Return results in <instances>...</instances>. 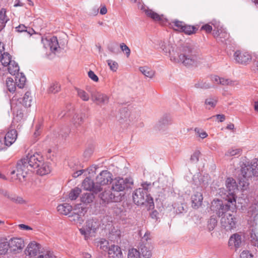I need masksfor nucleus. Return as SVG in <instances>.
I'll return each instance as SVG.
<instances>
[{
	"mask_svg": "<svg viewBox=\"0 0 258 258\" xmlns=\"http://www.w3.org/2000/svg\"><path fill=\"white\" fill-rule=\"evenodd\" d=\"M23 160H27L28 167L36 169L40 166V164L43 161V158L42 156L38 153L33 155L29 154L26 158H23Z\"/></svg>",
	"mask_w": 258,
	"mask_h": 258,
	"instance_id": "nucleus-11",
	"label": "nucleus"
},
{
	"mask_svg": "<svg viewBox=\"0 0 258 258\" xmlns=\"http://www.w3.org/2000/svg\"><path fill=\"white\" fill-rule=\"evenodd\" d=\"M88 91L90 93L92 101L97 105L102 106L108 103L109 97L106 94L98 92L95 89Z\"/></svg>",
	"mask_w": 258,
	"mask_h": 258,
	"instance_id": "nucleus-9",
	"label": "nucleus"
},
{
	"mask_svg": "<svg viewBox=\"0 0 258 258\" xmlns=\"http://www.w3.org/2000/svg\"><path fill=\"white\" fill-rule=\"evenodd\" d=\"M226 186L227 194L225 198V200L234 205L236 204L235 192L238 190L235 180L232 178H227L226 180Z\"/></svg>",
	"mask_w": 258,
	"mask_h": 258,
	"instance_id": "nucleus-5",
	"label": "nucleus"
},
{
	"mask_svg": "<svg viewBox=\"0 0 258 258\" xmlns=\"http://www.w3.org/2000/svg\"><path fill=\"white\" fill-rule=\"evenodd\" d=\"M241 150L240 149H230L225 154L227 156H233L240 154Z\"/></svg>",
	"mask_w": 258,
	"mask_h": 258,
	"instance_id": "nucleus-60",
	"label": "nucleus"
},
{
	"mask_svg": "<svg viewBox=\"0 0 258 258\" xmlns=\"http://www.w3.org/2000/svg\"><path fill=\"white\" fill-rule=\"evenodd\" d=\"M6 86L8 90L10 92H14L16 91V85H17L16 82H14V80L11 78H8L6 80Z\"/></svg>",
	"mask_w": 258,
	"mask_h": 258,
	"instance_id": "nucleus-44",
	"label": "nucleus"
},
{
	"mask_svg": "<svg viewBox=\"0 0 258 258\" xmlns=\"http://www.w3.org/2000/svg\"><path fill=\"white\" fill-rule=\"evenodd\" d=\"M94 195L91 192H87L82 195L81 197V201L85 204H88L92 203L94 199Z\"/></svg>",
	"mask_w": 258,
	"mask_h": 258,
	"instance_id": "nucleus-34",
	"label": "nucleus"
},
{
	"mask_svg": "<svg viewBox=\"0 0 258 258\" xmlns=\"http://www.w3.org/2000/svg\"><path fill=\"white\" fill-rule=\"evenodd\" d=\"M234 57L237 62L241 64H246L251 59V55L248 52L240 50L234 52Z\"/></svg>",
	"mask_w": 258,
	"mask_h": 258,
	"instance_id": "nucleus-12",
	"label": "nucleus"
},
{
	"mask_svg": "<svg viewBox=\"0 0 258 258\" xmlns=\"http://www.w3.org/2000/svg\"><path fill=\"white\" fill-rule=\"evenodd\" d=\"M217 220L215 217H211L208 222V228L209 231H212L216 226Z\"/></svg>",
	"mask_w": 258,
	"mask_h": 258,
	"instance_id": "nucleus-53",
	"label": "nucleus"
},
{
	"mask_svg": "<svg viewBox=\"0 0 258 258\" xmlns=\"http://www.w3.org/2000/svg\"><path fill=\"white\" fill-rule=\"evenodd\" d=\"M37 258H56V256L52 252L48 251L45 253L39 255Z\"/></svg>",
	"mask_w": 258,
	"mask_h": 258,
	"instance_id": "nucleus-61",
	"label": "nucleus"
},
{
	"mask_svg": "<svg viewBox=\"0 0 258 258\" xmlns=\"http://www.w3.org/2000/svg\"><path fill=\"white\" fill-rule=\"evenodd\" d=\"M1 61L4 66H9L14 60H11V56L8 52H4L1 55Z\"/></svg>",
	"mask_w": 258,
	"mask_h": 258,
	"instance_id": "nucleus-41",
	"label": "nucleus"
},
{
	"mask_svg": "<svg viewBox=\"0 0 258 258\" xmlns=\"http://www.w3.org/2000/svg\"><path fill=\"white\" fill-rule=\"evenodd\" d=\"M57 209L60 214L67 215L72 211V207L69 204L64 203L58 205L57 207Z\"/></svg>",
	"mask_w": 258,
	"mask_h": 258,
	"instance_id": "nucleus-31",
	"label": "nucleus"
},
{
	"mask_svg": "<svg viewBox=\"0 0 258 258\" xmlns=\"http://www.w3.org/2000/svg\"><path fill=\"white\" fill-rule=\"evenodd\" d=\"M6 11L5 9L0 10V28L2 29L5 26L6 23L8 21L6 16Z\"/></svg>",
	"mask_w": 258,
	"mask_h": 258,
	"instance_id": "nucleus-43",
	"label": "nucleus"
},
{
	"mask_svg": "<svg viewBox=\"0 0 258 258\" xmlns=\"http://www.w3.org/2000/svg\"><path fill=\"white\" fill-rule=\"evenodd\" d=\"M240 258H253V256L251 253L247 250H243L240 255Z\"/></svg>",
	"mask_w": 258,
	"mask_h": 258,
	"instance_id": "nucleus-64",
	"label": "nucleus"
},
{
	"mask_svg": "<svg viewBox=\"0 0 258 258\" xmlns=\"http://www.w3.org/2000/svg\"><path fill=\"white\" fill-rule=\"evenodd\" d=\"M107 64L109 66L110 70L113 72H115L118 67V63L112 60L108 59L107 60Z\"/></svg>",
	"mask_w": 258,
	"mask_h": 258,
	"instance_id": "nucleus-58",
	"label": "nucleus"
},
{
	"mask_svg": "<svg viewBox=\"0 0 258 258\" xmlns=\"http://www.w3.org/2000/svg\"><path fill=\"white\" fill-rule=\"evenodd\" d=\"M160 48L166 54H169L170 60L175 63H181L187 68L195 67L198 61V52L195 47L188 43L182 44L177 48V54L172 49L168 43L161 42Z\"/></svg>",
	"mask_w": 258,
	"mask_h": 258,
	"instance_id": "nucleus-1",
	"label": "nucleus"
},
{
	"mask_svg": "<svg viewBox=\"0 0 258 258\" xmlns=\"http://www.w3.org/2000/svg\"><path fill=\"white\" fill-rule=\"evenodd\" d=\"M224 203L222 200H213L212 202L211 209L219 217H223L228 210L233 211L236 209V204L234 205L228 202Z\"/></svg>",
	"mask_w": 258,
	"mask_h": 258,
	"instance_id": "nucleus-3",
	"label": "nucleus"
},
{
	"mask_svg": "<svg viewBox=\"0 0 258 258\" xmlns=\"http://www.w3.org/2000/svg\"><path fill=\"white\" fill-rule=\"evenodd\" d=\"M4 197L15 204H24L26 203V201L22 197L18 196L16 194L11 192L9 190Z\"/></svg>",
	"mask_w": 258,
	"mask_h": 258,
	"instance_id": "nucleus-25",
	"label": "nucleus"
},
{
	"mask_svg": "<svg viewBox=\"0 0 258 258\" xmlns=\"http://www.w3.org/2000/svg\"><path fill=\"white\" fill-rule=\"evenodd\" d=\"M8 72L10 74L12 75H16L18 74V72L19 71V67L15 61H13L12 62L10 63V64L8 66Z\"/></svg>",
	"mask_w": 258,
	"mask_h": 258,
	"instance_id": "nucleus-42",
	"label": "nucleus"
},
{
	"mask_svg": "<svg viewBox=\"0 0 258 258\" xmlns=\"http://www.w3.org/2000/svg\"><path fill=\"white\" fill-rule=\"evenodd\" d=\"M30 95V92H27L25 93L24 97L20 99V103L25 107H29L31 106L32 99Z\"/></svg>",
	"mask_w": 258,
	"mask_h": 258,
	"instance_id": "nucleus-37",
	"label": "nucleus"
},
{
	"mask_svg": "<svg viewBox=\"0 0 258 258\" xmlns=\"http://www.w3.org/2000/svg\"><path fill=\"white\" fill-rule=\"evenodd\" d=\"M99 197L104 203L119 202L123 199V195L121 194H116L112 191L105 190L99 195Z\"/></svg>",
	"mask_w": 258,
	"mask_h": 258,
	"instance_id": "nucleus-8",
	"label": "nucleus"
},
{
	"mask_svg": "<svg viewBox=\"0 0 258 258\" xmlns=\"http://www.w3.org/2000/svg\"><path fill=\"white\" fill-rule=\"evenodd\" d=\"M203 200V195L201 192L196 191L191 197V206L194 209H198L202 206Z\"/></svg>",
	"mask_w": 258,
	"mask_h": 258,
	"instance_id": "nucleus-21",
	"label": "nucleus"
},
{
	"mask_svg": "<svg viewBox=\"0 0 258 258\" xmlns=\"http://www.w3.org/2000/svg\"><path fill=\"white\" fill-rule=\"evenodd\" d=\"M36 169L37 173L41 176L48 174L51 171V168L49 163L44 162V161L40 164V166Z\"/></svg>",
	"mask_w": 258,
	"mask_h": 258,
	"instance_id": "nucleus-28",
	"label": "nucleus"
},
{
	"mask_svg": "<svg viewBox=\"0 0 258 258\" xmlns=\"http://www.w3.org/2000/svg\"><path fill=\"white\" fill-rule=\"evenodd\" d=\"M10 248L11 250L16 251L21 250L24 247V242L21 238H11L10 241Z\"/></svg>",
	"mask_w": 258,
	"mask_h": 258,
	"instance_id": "nucleus-16",
	"label": "nucleus"
},
{
	"mask_svg": "<svg viewBox=\"0 0 258 258\" xmlns=\"http://www.w3.org/2000/svg\"><path fill=\"white\" fill-rule=\"evenodd\" d=\"M169 24L175 30L179 31L180 32L182 31L184 25L185 24L183 22L176 20L172 21Z\"/></svg>",
	"mask_w": 258,
	"mask_h": 258,
	"instance_id": "nucleus-40",
	"label": "nucleus"
},
{
	"mask_svg": "<svg viewBox=\"0 0 258 258\" xmlns=\"http://www.w3.org/2000/svg\"><path fill=\"white\" fill-rule=\"evenodd\" d=\"M250 238L251 244L256 246L258 243V236L253 232V230L251 232Z\"/></svg>",
	"mask_w": 258,
	"mask_h": 258,
	"instance_id": "nucleus-59",
	"label": "nucleus"
},
{
	"mask_svg": "<svg viewBox=\"0 0 258 258\" xmlns=\"http://www.w3.org/2000/svg\"><path fill=\"white\" fill-rule=\"evenodd\" d=\"M128 116V113L126 108H123L119 110L117 118L119 120H124Z\"/></svg>",
	"mask_w": 258,
	"mask_h": 258,
	"instance_id": "nucleus-52",
	"label": "nucleus"
},
{
	"mask_svg": "<svg viewBox=\"0 0 258 258\" xmlns=\"http://www.w3.org/2000/svg\"><path fill=\"white\" fill-rule=\"evenodd\" d=\"M17 138V132L15 130H11L5 135L4 142H6L7 147L10 146L16 141Z\"/></svg>",
	"mask_w": 258,
	"mask_h": 258,
	"instance_id": "nucleus-23",
	"label": "nucleus"
},
{
	"mask_svg": "<svg viewBox=\"0 0 258 258\" xmlns=\"http://www.w3.org/2000/svg\"><path fill=\"white\" fill-rule=\"evenodd\" d=\"M195 86L197 88H201L203 89H209L211 87L209 83L204 82L203 81H199L195 84Z\"/></svg>",
	"mask_w": 258,
	"mask_h": 258,
	"instance_id": "nucleus-54",
	"label": "nucleus"
},
{
	"mask_svg": "<svg viewBox=\"0 0 258 258\" xmlns=\"http://www.w3.org/2000/svg\"><path fill=\"white\" fill-rule=\"evenodd\" d=\"M172 206L177 214L182 213L186 211L187 206L184 203L181 202L174 203Z\"/></svg>",
	"mask_w": 258,
	"mask_h": 258,
	"instance_id": "nucleus-35",
	"label": "nucleus"
},
{
	"mask_svg": "<svg viewBox=\"0 0 258 258\" xmlns=\"http://www.w3.org/2000/svg\"><path fill=\"white\" fill-rule=\"evenodd\" d=\"M84 209L82 208L81 210H74L69 216L70 220L74 222L76 224L81 225L84 221Z\"/></svg>",
	"mask_w": 258,
	"mask_h": 258,
	"instance_id": "nucleus-13",
	"label": "nucleus"
},
{
	"mask_svg": "<svg viewBox=\"0 0 258 258\" xmlns=\"http://www.w3.org/2000/svg\"><path fill=\"white\" fill-rule=\"evenodd\" d=\"M195 131L202 139H204L208 136V134L206 132L201 130L199 128L196 127L195 128Z\"/></svg>",
	"mask_w": 258,
	"mask_h": 258,
	"instance_id": "nucleus-63",
	"label": "nucleus"
},
{
	"mask_svg": "<svg viewBox=\"0 0 258 258\" xmlns=\"http://www.w3.org/2000/svg\"><path fill=\"white\" fill-rule=\"evenodd\" d=\"M127 258H140V252L136 248H131L128 250Z\"/></svg>",
	"mask_w": 258,
	"mask_h": 258,
	"instance_id": "nucleus-50",
	"label": "nucleus"
},
{
	"mask_svg": "<svg viewBox=\"0 0 258 258\" xmlns=\"http://www.w3.org/2000/svg\"><path fill=\"white\" fill-rule=\"evenodd\" d=\"M81 192V189L79 187L72 189L69 194V198L71 200H76Z\"/></svg>",
	"mask_w": 258,
	"mask_h": 258,
	"instance_id": "nucleus-48",
	"label": "nucleus"
},
{
	"mask_svg": "<svg viewBox=\"0 0 258 258\" xmlns=\"http://www.w3.org/2000/svg\"><path fill=\"white\" fill-rule=\"evenodd\" d=\"M23 112L21 109H18L15 112V117L14 120L18 122L21 121L23 117Z\"/></svg>",
	"mask_w": 258,
	"mask_h": 258,
	"instance_id": "nucleus-56",
	"label": "nucleus"
},
{
	"mask_svg": "<svg viewBox=\"0 0 258 258\" xmlns=\"http://www.w3.org/2000/svg\"><path fill=\"white\" fill-rule=\"evenodd\" d=\"M26 81V78L23 73H18L15 77V82L20 88H24Z\"/></svg>",
	"mask_w": 258,
	"mask_h": 258,
	"instance_id": "nucleus-36",
	"label": "nucleus"
},
{
	"mask_svg": "<svg viewBox=\"0 0 258 258\" xmlns=\"http://www.w3.org/2000/svg\"><path fill=\"white\" fill-rule=\"evenodd\" d=\"M153 184L151 182H144L141 184L142 188H139L138 189H143L144 191H145L147 194L150 190L152 187Z\"/></svg>",
	"mask_w": 258,
	"mask_h": 258,
	"instance_id": "nucleus-57",
	"label": "nucleus"
},
{
	"mask_svg": "<svg viewBox=\"0 0 258 258\" xmlns=\"http://www.w3.org/2000/svg\"><path fill=\"white\" fill-rule=\"evenodd\" d=\"M241 174L245 177H250L252 176H258V168L256 166H245L241 169Z\"/></svg>",
	"mask_w": 258,
	"mask_h": 258,
	"instance_id": "nucleus-18",
	"label": "nucleus"
},
{
	"mask_svg": "<svg viewBox=\"0 0 258 258\" xmlns=\"http://www.w3.org/2000/svg\"><path fill=\"white\" fill-rule=\"evenodd\" d=\"M27 160H23L22 159L20 161L17 162L16 169L13 170L11 172V175H14L16 174V176H19V174L22 173V172H25V171H29L30 169L28 168V165L26 163Z\"/></svg>",
	"mask_w": 258,
	"mask_h": 258,
	"instance_id": "nucleus-17",
	"label": "nucleus"
},
{
	"mask_svg": "<svg viewBox=\"0 0 258 258\" xmlns=\"http://www.w3.org/2000/svg\"><path fill=\"white\" fill-rule=\"evenodd\" d=\"M10 248V242L7 241H4L0 242V254H5Z\"/></svg>",
	"mask_w": 258,
	"mask_h": 258,
	"instance_id": "nucleus-51",
	"label": "nucleus"
},
{
	"mask_svg": "<svg viewBox=\"0 0 258 258\" xmlns=\"http://www.w3.org/2000/svg\"><path fill=\"white\" fill-rule=\"evenodd\" d=\"M171 123V118L168 116H164L160 119L157 124L156 127L159 131L164 130Z\"/></svg>",
	"mask_w": 258,
	"mask_h": 258,
	"instance_id": "nucleus-29",
	"label": "nucleus"
},
{
	"mask_svg": "<svg viewBox=\"0 0 258 258\" xmlns=\"http://www.w3.org/2000/svg\"><path fill=\"white\" fill-rule=\"evenodd\" d=\"M250 177H245L241 173L239 177V184L240 186H241L244 189H246L247 187L249 185V183L248 182V179Z\"/></svg>",
	"mask_w": 258,
	"mask_h": 258,
	"instance_id": "nucleus-49",
	"label": "nucleus"
},
{
	"mask_svg": "<svg viewBox=\"0 0 258 258\" xmlns=\"http://www.w3.org/2000/svg\"><path fill=\"white\" fill-rule=\"evenodd\" d=\"M82 186L85 190L93 191L95 193H98V192L100 191H98V189L96 187V182L95 181V182H94V181L92 179L89 178H86L84 180L82 183Z\"/></svg>",
	"mask_w": 258,
	"mask_h": 258,
	"instance_id": "nucleus-22",
	"label": "nucleus"
},
{
	"mask_svg": "<svg viewBox=\"0 0 258 258\" xmlns=\"http://www.w3.org/2000/svg\"><path fill=\"white\" fill-rule=\"evenodd\" d=\"M209 176L208 175H202L200 173L195 174L192 177L193 184L197 187H203L208 183Z\"/></svg>",
	"mask_w": 258,
	"mask_h": 258,
	"instance_id": "nucleus-15",
	"label": "nucleus"
},
{
	"mask_svg": "<svg viewBox=\"0 0 258 258\" xmlns=\"http://www.w3.org/2000/svg\"><path fill=\"white\" fill-rule=\"evenodd\" d=\"M236 223V218L230 214H228L226 216L224 215L221 219V225L226 231L231 230L235 228Z\"/></svg>",
	"mask_w": 258,
	"mask_h": 258,
	"instance_id": "nucleus-10",
	"label": "nucleus"
},
{
	"mask_svg": "<svg viewBox=\"0 0 258 258\" xmlns=\"http://www.w3.org/2000/svg\"><path fill=\"white\" fill-rule=\"evenodd\" d=\"M217 102L218 100L216 97L210 96L205 99V108L208 109L213 108L216 106Z\"/></svg>",
	"mask_w": 258,
	"mask_h": 258,
	"instance_id": "nucleus-33",
	"label": "nucleus"
},
{
	"mask_svg": "<svg viewBox=\"0 0 258 258\" xmlns=\"http://www.w3.org/2000/svg\"><path fill=\"white\" fill-rule=\"evenodd\" d=\"M45 41L52 52L54 53L59 48L58 40L55 36H53L50 39H46Z\"/></svg>",
	"mask_w": 258,
	"mask_h": 258,
	"instance_id": "nucleus-30",
	"label": "nucleus"
},
{
	"mask_svg": "<svg viewBox=\"0 0 258 258\" xmlns=\"http://www.w3.org/2000/svg\"><path fill=\"white\" fill-rule=\"evenodd\" d=\"M197 30L198 29L196 27L187 25L185 24L181 32H184L186 34L190 35L195 33Z\"/></svg>",
	"mask_w": 258,
	"mask_h": 258,
	"instance_id": "nucleus-45",
	"label": "nucleus"
},
{
	"mask_svg": "<svg viewBox=\"0 0 258 258\" xmlns=\"http://www.w3.org/2000/svg\"><path fill=\"white\" fill-rule=\"evenodd\" d=\"M60 90V85L57 82L51 83L47 89L48 93L55 94Z\"/></svg>",
	"mask_w": 258,
	"mask_h": 258,
	"instance_id": "nucleus-39",
	"label": "nucleus"
},
{
	"mask_svg": "<svg viewBox=\"0 0 258 258\" xmlns=\"http://www.w3.org/2000/svg\"><path fill=\"white\" fill-rule=\"evenodd\" d=\"M146 15L154 21L159 22L162 25H166L168 20L163 15H159L152 10L147 9L144 10Z\"/></svg>",
	"mask_w": 258,
	"mask_h": 258,
	"instance_id": "nucleus-14",
	"label": "nucleus"
},
{
	"mask_svg": "<svg viewBox=\"0 0 258 258\" xmlns=\"http://www.w3.org/2000/svg\"><path fill=\"white\" fill-rule=\"evenodd\" d=\"M16 31L18 32H27L29 35H31L33 34V32L34 31V30L32 28H29L26 27L23 24H20L18 26L15 28Z\"/></svg>",
	"mask_w": 258,
	"mask_h": 258,
	"instance_id": "nucleus-46",
	"label": "nucleus"
},
{
	"mask_svg": "<svg viewBox=\"0 0 258 258\" xmlns=\"http://www.w3.org/2000/svg\"><path fill=\"white\" fill-rule=\"evenodd\" d=\"M200 152L199 151H196L190 158V161L191 163H197L199 160Z\"/></svg>",
	"mask_w": 258,
	"mask_h": 258,
	"instance_id": "nucleus-55",
	"label": "nucleus"
},
{
	"mask_svg": "<svg viewBox=\"0 0 258 258\" xmlns=\"http://www.w3.org/2000/svg\"><path fill=\"white\" fill-rule=\"evenodd\" d=\"M85 114L82 113H76L72 119V122L75 127H78L80 126L82 123L83 122V117H84Z\"/></svg>",
	"mask_w": 258,
	"mask_h": 258,
	"instance_id": "nucleus-32",
	"label": "nucleus"
},
{
	"mask_svg": "<svg viewBox=\"0 0 258 258\" xmlns=\"http://www.w3.org/2000/svg\"><path fill=\"white\" fill-rule=\"evenodd\" d=\"M41 248L40 244L33 241L28 244L26 250L30 256H34L40 253Z\"/></svg>",
	"mask_w": 258,
	"mask_h": 258,
	"instance_id": "nucleus-20",
	"label": "nucleus"
},
{
	"mask_svg": "<svg viewBox=\"0 0 258 258\" xmlns=\"http://www.w3.org/2000/svg\"><path fill=\"white\" fill-rule=\"evenodd\" d=\"M111 183V189L114 193H116V194H117V193L121 194L124 196L123 191L126 189L131 188L133 182L130 179L127 178L116 177L112 179Z\"/></svg>",
	"mask_w": 258,
	"mask_h": 258,
	"instance_id": "nucleus-4",
	"label": "nucleus"
},
{
	"mask_svg": "<svg viewBox=\"0 0 258 258\" xmlns=\"http://www.w3.org/2000/svg\"><path fill=\"white\" fill-rule=\"evenodd\" d=\"M139 249L141 250L143 257L145 258H150L152 256V250L151 246L146 240L145 243H140Z\"/></svg>",
	"mask_w": 258,
	"mask_h": 258,
	"instance_id": "nucleus-24",
	"label": "nucleus"
},
{
	"mask_svg": "<svg viewBox=\"0 0 258 258\" xmlns=\"http://www.w3.org/2000/svg\"><path fill=\"white\" fill-rule=\"evenodd\" d=\"M75 90L77 92L78 96L83 101H87L89 99V95L84 90L75 88Z\"/></svg>",
	"mask_w": 258,
	"mask_h": 258,
	"instance_id": "nucleus-47",
	"label": "nucleus"
},
{
	"mask_svg": "<svg viewBox=\"0 0 258 258\" xmlns=\"http://www.w3.org/2000/svg\"><path fill=\"white\" fill-rule=\"evenodd\" d=\"M133 200L137 205H143L147 203L149 209H153L154 208V203L153 198L149 195L144 191L143 189H137L133 193Z\"/></svg>",
	"mask_w": 258,
	"mask_h": 258,
	"instance_id": "nucleus-2",
	"label": "nucleus"
},
{
	"mask_svg": "<svg viewBox=\"0 0 258 258\" xmlns=\"http://www.w3.org/2000/svg\"><path fill=\"white\" fill-rule=\"evenodd\" d=\"M242 243L241 235L239 233H235L232 234L229 240V244L230 245H234L236 248L240 247Z\"/></svg>",
	"mask_w": 258,
	"mask_h": 258,
	"instance_id": "nucleus-26",
	"label": "nucleus"
},
{
	"mask_svg": "<svg viewBox=\"0 0 258 258\" xmlns=\"http://www.w3.org/2000/svg\"><path fill=\"white\" fill-rule=\"evenodd\" d=\"M120 47L122 51L125 52L126 56L128 57L131 53V50L129 47L123 43L120 44Z\"/></svg>",
	"mask_w": 258,
	"mask_h": 258,
	"instance_id": "nucleus-62",
	"label": "nucleus"
},
{
	"mask_svg": "<svg viewBox=\"0 0 258 258\" xmlns=\"http://www.w3.org/2000/svg\"><path fill=\"white\" fill-rule=\"evenodd\" d=\"M248 215L252 217L254 220H258V200H255V202L252 204L248 208Z\"/></svg>",
	"mask_w": 258,
	"mask_h": 258,
	"instance_id": "nucleus-27",
	"label": "nucleus"
},
{
	"mask_svg": "<svg viewBox=\"0 0 258 258\" xmlns=\"http://www.w3.org/2000/svg\"><path fill=\"white\" fill-rule=\"evenodd\" d=\"M99 224L96 219H89L86 222V225L80 228L79 231L82 235H84L86 239L92 234L96 232L98 229Z\"/></svg>",
	"mask_w": 258,
	"mask_h": 258,
	"instance_id": "nucleus-7",
	"label": "nucleus"
},
{
	"mask_svg": "<svg viewBox=\"0 0 258 258\" xmlns=\"http://www.w3.org/2000/svg\"><path fill=\"white\" fill-rule=\"evenodd\" d=\"M108 255L109 258H122V253L121 248L118 245H111L108 248Z\"/></svg>",
	"mask_w": 258,
	"mask_h": 258,
	"instance_id": "nucleus-19",
	"label": "nucleus"
},
{
	"mask_svg": "<svg viewBox=\"0 0 258 258\" xmlns=\"http://www.w3.org/2000/svg\"><path fill=\"white\" fill-rule=\"evenodd\" d=\"M139 70L144 75L149 78H152L155 75L154 70L146 66L140 67Z\"/></svg>",
	"mask_w": 258,
	"mask_h": 258,
	"instance_id": "nucleus-38",
	"label": "nucleus"
},
{
	"mask_svg": "<svg viewBox=\"0 0 258 258\" xmlns=\"http://www.w3.org/2000/svg\"><path fill=\"white\" fill-rule=\"evenodd\" d=\"M113 175L112 173L108 170L102 171L96 177V182L97 184V188L98 191H102L103 188L102 186L111 183L112 180Z\"/></svg>",
	"mask_w": 258,
	"mask_h": 258,
	"instance_id": "nucleus-6",
	"label": "nucleus"
}]
</instances>
